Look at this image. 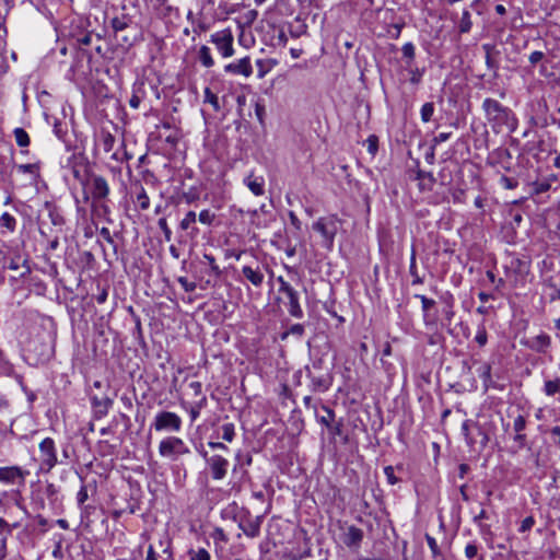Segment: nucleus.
I'll use <instances>...</instances> for the list:
<instances>
[{"instance_id":"f257e3e1","label":"nucleus","mask_w":560,"mask_h":560,"mask_svg":"<svg viewBox=\"0 0 560 560\" xmlns=\"http://www.w3.org/2000/svg\"><path fill=\"white\" fill-rule=\"evenodd\" d=\"M482 109L494 133H500L504 129L509 132L516 130L518 120L514 112L502 105L499 101L487 97L482 102Z\"/></svg>"},{"instance_id":"f03ea898","label":"nucleus","mask_w":560,"mask_h":560,"mask_svg":"<svg viewBox=\"0 0 560 560\" xmlns=\"http://www.w3.org/2000/svg\"><path fill=\"white\" fill-rule=\"evenodd\" d=\"M81 184L89 189L94 203L100 205L104 213L109 212V208L106 205L110 188L107 180L97 174H90L85 180H81Z\"/></svg>"},{"instance_id":"7ed1b4c3","label":"nucleus","mask_w":560,"mask_h":560,"mask_svg":"<svg viewBox=\"0 0 560 560\" xmlns=\"http://www.w3.org/2000/svg\"><path fill=\"white\" fill-rule=\"evenodd\" d=\"M340 220L336 214L322 217L315 221L312 229L322 236V246L328 250L332 249L335 236L338 232Z\"/></svg>"},{"instance_id":"20e7f679","label":"nucleus","mask_w":560,"mask_h":560,"mask_svg":"<svg viewBox=\"0 0 560 560\" xmlns=\"http://www.w3.org/2000/svg\"><path fill=\"white\" fill-rule=\"evenodd\" d=\"M182 418L172 411H160L155 415L151 428L158 432H179L182 430Z\"/></svg>"},{"instance_id":"39448f33","label":"nucleus","mask_w":560,"mask_h":560,"mask_svg":"<svg viewBox=\"0 0 560 560\" xmlns=\"http://www.w3.org/2000/svg\"><path fill=\"white\" fill-rule=\"evenodd\" d=\"M40 470L49 472L57 464V448L54 439L45 438L38 445Z\"/></svg>"},{"instance_id":"423d86ee","label":"nucleus","mask_w":560,"mask_h":560,"mask_svg":"<svg viewBox=\"0 0 560 560\" xmlns=\"http://www.w3.org/2000/svg\"><path fill=\"white\" fill-rule=\"evenodd\" d=\"M210 43L215 46L223 58H230L234 55V37L230 28H224L211 34Z\"/></svg>"},{"instance_id":"0eeeda50","label":"nucleus","mask_w":560,"mask_h":560,"mask_svg":"<svg viewBox=\"0 0 560 560\" xmlns=\"http://www.w3.org/2000/svg\"><path fill=\"white\" fill-rule=\"evenodd\" d=\"M30 471L20 466L0 467V482L9 486L23 487Z\"/></svg>"},{"instance_id":"6e6552de","label":"nucleus","mask_w":560,"mask_h":560,"mask_svg":"<svg viewBox=\"0 0 560 560\" xmlns=\"http://www.w3.org/2000/svg\"><path fill=\"white\" fill-rule=\"evenodd\" d=\"M472 431H476L477 434L481 436L480 446L481 448H485L489 442L488 434L482 430L478 422L470 419L465 420L462 423V434L464 435L467 445L471 448L477 443L475 436L472 435Z\"/></svg>"},{"instance_id":"1a4fd4ad","label":"nucleus","mask_w":560,"mask_h":560,"mask_svg":"<svg viewBox=\"0 0 560 560\" xmlns=\"http://www.w3.org/2000/svg\"><path fill=\"white\" fill-rule=\"evenodd\" d=\"M506 277H513L515 284L524 280L529 272V261L517 256H510L509 262L504 266Z\"/></svg>"},{"instance_id":"9d476101","label":"nucleus","mask_w":560,"mask_h":560,"mask_svg":"<svg viewBox=\"0 0 560 560\" xmlns=\"http://www.w3.org/2000/svg\"><path fill=\"white\" fill-rule=\"evenodd\" d=\"M265 514L252 517L247 511L246 514L241 518L238 527L249 538H255L260 535V526L262 524Z\"/></svg>"},{"instance_id":"9b49d317","label":"nucleus","mask_w":560,"mask_h":560,"mask_svg":"<svg viewBox=\"0 0 560 560\" xmlns=\"http://www.w3.org/2000/svg\"><path fill=\"white\" fill-rule=\"evenodd\" d=\"M229 460L222 455H211L207 458V466L213 480H222L225 478L229 469Z\"/></svg>"},{"instance_id":"f8f14e48","label":"nucleus","mask_w":560,"mask_h":560,"mask_svg":"<svg viewBox=\"0 0 560 560\" xmlns=\"http://www.w3.org/2000/svg\"><path fill=\"white\" fill-rule=\"evenodd\" d=\"M224 71L226 73L235 74V75H244L248 78L253 74V67L250 63V58L248 56L241 58L236 61L230 62L224 66Z\"/></svg>"},{"instance_id":"ddd939ff","label":"nucleus","mask_w":560,"mask_h":560,"mask_svg":"<svg viewBox=\"0 0 560 560\" xmlns=\"http://www.w3.org/2000/svg\"><path fill=\"white\" fill-rule=\"evenodd\" d=\"M530 350L537 353H546L551 346V338L546 332H541L524 342Z\"/></svg>"},{"instance_id":"4468645a","label":"nucleus","mask_w":560,"mask_h":560,"mask_svg":"<svg viewBox=\"0 0 560 560\" xmlns=\"http://www.w3.org/2000/svg\"><path fill=\"white\" fill-rule=\"evenodd\" d=\"M244 185L255 195L262 196L265 194V178L250 172L244 179Z\"/></svg>"},{"instance_id":"2eb2a0df","label":"nucleus","mask_w":560,"mask_h":560,"mask_svg":"<svg viewBox=\"0 0 560 560\" xmlns=\"http://www.w3.org/2000/svg\"><path fill=\"white\" fill-rule=\"evenodd\" d=\"M288 299V312L294 318H302L304 313L300 305L299 292L292 288L290 291L283 293Z\"/></svg>"},{"instance_id":"dca6fc26","label":"nucleus","mask_w":560,"mask_h":560,"mask_svg":"<svg viewBox=\"0 0 560 560\" xmlns=\"http://www.w3.org/2000/svg\"><path fill=\"white\" fill-rule=\"evenodd\" d=\"M243 277L249 281L255 288H260L264 283L265 276L259 266H244L242 268Z\"/></svg>"},{"instance_id":"f3484780","label":"nucleus","mask_w":560,"mask_h":560,"mask_svg":"<svg viewBox=\"0 0 560 560\" xmlns=\"http://www.w3.org/2000/svg\"><path fill=\"white\" fill-rule=\"evenodd\" d=\"M177 436L163 439L159 445V453L162 457L175 458L177 456Z\"/></svg>"},{"instance_id":"a211bd4d","label":"nucleus","mask_w":560,"mask_h":560,"mask_svg":"<svg viewBox=\"0 0 560 560\" xmlns=\"http://www.w3.org/2000/svg\"><path fill=\"white\" fill-rule=\"evenodd\" d=\"M363 540V530L354 525L348 527L343 537L347 547H359Z\"/></svg>"},{"instance_id":"6ab92c4d","label":"nucleus","mask_w":560,"mask_h":560,"mask_svg":"<svg viewBox=\"0 0 560 560\" xmlns=\"http://www.w3.org/2000/svg\"><path fill=\"white\" fill-rule=\"evenodd\" d=\"M159 546L160 548L162 549V553L163 555H166L167 557H163L162 555H160L155 547L153 545H150L148 547V550H147V557L144 560H168L170 558H172V553L170 551V542L168 541H163V540H160L159 541Z\"/></svg>"},{"instance_id":"aec40b11","label":"nucleus","mask_w":560,"mask_h":560,"mask_svg":"<svg viewBox=\"0 0 560 560\" xmlns=\"http://www.w3.org/2000/svg\"><path fill=\"white\" fill-rule=\"evenodd\" d=\"M416 179L419 182L418 186L421 191H431L436 183V179L431 172L422 170L417 171Z\"/></svg>"},{"instance_id":"412c9836","label":"nucleus","mask_w":560,"mask_h":560,"mask_svg":"<svg viewBox=\"0 0 560 560\" xmlns=\"http://www.w3.org/2000/svg\"><path fill=\"white\" fill-rule=\"evenodd\" d=\"M116 139L115 137L107 130L102 129L97 133L96 145L102 148L105 153H109L113 151Z\"/></svg>"},{"instance_id":"4be33fe9","label":"nucleus","mask_w":560,"mask_h":560,"mask_svg":"<svg viewBox=\"0 0 560 560\" xmlns=\"http://www.w3.org/2000/svg\"><path fill=\"white\" fill-rule=\"evenodd\" d=\"M92 407L94 409V415L97 419H101L105 417L108 412L109 407L112 406L113 401L105 397V398H98L96 396L92 397Z\"/></svg>"},{"instance_id":"5701e85b","label":"nucleus","mask_w":560,"mask_h":560,"mask_svg":"<svg viewBox=\"0 0 560 560\" xmlns=\"http://www.w3.org/2000/svg\"><path fill=\"white\" fill-rule=\"evenodd\" d=\"M416 299H419L422 304V312H423V320L425 325L434 324L435 317L431 316L430 310L435 305V301L432 299L427 298L423 294H416Z\"/></svg>"},{"instance_id":"b1692460","label":"nucleus","mask_w":560,"mask_h":560,"mask_svg":"<svg viewBox=\"0 0 560 560\" xmlns=\"http://www.w3.org/2000/svg\"><path fill=\"white\" fill-rule=\"evenodd\" d=\"M10 536L9 523L0 517V560L7 557V542Z\"/></svg>"},{"instance_id":"393cba45","label":"nucleus","mask_w":560,"mask_h":560,"mask_svg":"<svg viewBox=\"0 0 560 560\" xmlns=\"http://www.w3.org/2000/svg\"><path fill=\"white\" fill-rule=\"evenodd\" d=\"M482 49L486 52V66L489 70L493 71L494 77L498 74L499 62L493 58L494 47L490 44H483Z\"/></svg>"},{"instance_id":"a878e982","label":"nucleus","mask_w":560,"mask_h":560,"mask_svg":"<svg viewBox=\"0 0 560 560\" xmlns=\"http://www.w3.org/2000/svg\"><path fill=\"white\" fill-rule=\"evenodd\" d=\"M198 59L199 61L201 62V65L206 68H211L214 66V60L211 56V50L208 46L206 45H202L200 48H199V51H198Z\"/></svg>"},{"instance_id":"bb28decb","label":"nucleus","mask_w":560,"mask_h":560,"mask_svg":"<svg viewBox=\"0 0 560 560\" xmlns=\"http://www.w3.org/2000/svg\"><path fill=\"white\" fill-rule=\"evenodd\" d=\"M409 273L412 277V284H422L423 278L419 275L416 260V250L412 248L410 256Z\"/></svg>"},{"instance_id":"cd10ccee","label":"nucleus","mask_w":560,"mask_h":560,"mask_svg":"<svg viewBox=\"0 0 560 560\" xmlns=\"http://www.w3.org/2000/svg\"><path fill=\"white\" fill-rule=\"evenodd\" d=\"M136 206L138 209L144 211L150 208V198L143 186H139V190L136 196Z\"/></svg>"},{"instance_id":"c85d7f7f","label":"nucleus","mask_w":560,"mask_h":560,"mask_svg":"<svg viewBox=\"0 0 560 560\" xmlns=\"http://www.w3.org/2000/svg\"><path fill=\"white\" fill-rule=\"evenodd\" d=\"M472 22H471V15L470 12L465 9L462 13L460 20L458 22V32L460 34H466L471 31Z\"/></svg>"},{"instance_id":"c756f323","label":"nucleus","mask_w":560,"mask_h":560,"mask_svg":"<svg viewBox=\"0 0 560 560\" xmlns=\"http://www.w3.org/2000/svg\"><path fill=\"white\" fill-rule=\"evenodd\" d=\"M402 58L406 60L407 67L412 66L416 58V47L411 42H408L401 47Z\"/></svg>"},{"instance_id":"7c9ffc66","label":"nucleus","mask_w":560,"mask_h":560,"mask_svg":"<svg viewBox=\"0 0 560 560\" xmlns=\"http://www.w3.org/2000/svg\"><path fill=\"white\" fill-rule=\"evenodd\" d=\"M14 139L16 144L20 148H27L30 145L31 139L28 133L21 127H18L13 130Z\"/></svg>"},{"instance_id":"2f4dec72","label":"nucleus","mask_w":560,"mask_h":560,"mask_svg":"<svg viewBox=\"0 0 560 560\" xmlns=\"http://www.w3.org/2000/svg\"><path fill=\"white\" fill-rule=\"evenodd\" d=\"M307 32V25L299 16L295 19V24L290 26V35L293 38H299L305 35Z\"/></svg>"},{"instance_id":"473e14b6","label":"nucleus","mask_w":560,"mask_h":560,"mask_svg":"<svg viewBox=\"0 0 560 560\" xmlns=\"http://www.w3.org/2000/svg\"><path fill=\"white\" fill-rule=\"evenodd\" d=\"M544 393L547 396H555L557 393H560V377L545 381Z\"/></svg>"},{"instance_id":"72a5a7b5","label":"nucleus","mask_w":560,"mask_h":560,"mask_svg":"<svg viewBox=\"0 0 560 560\" xmlns=\"http://www.w3.org/2000/svg\"><path fill=\"white\" fill-rule=\"evenodd\" d=\"M130 23H131V20L125 15H122L120 18H118V16L114 18L110 21L112 27L115 31V33L125 31L126 28H128L130 26Z\"/></svg>"},{"instance_id":"f704fd0d","label":"nucleus","mask_w":560,"mask_h":560,"mask_svg":"<svg viewBox=\"0 0 560 560\" xmlns=\"http://www.w3.org/2000/svg\"><path fill=\"white\" fill-rule=\"evenodd\" d=\"M0 226L13 232L16 228V220L9 212H4L0 217Z\"/></svg>"},{"instance_id":"c9c22d12","label":"nucleus","mask_w":560,"mask_h":560,"mask_svg":"<svg viewBox=\"0 0 560 560\" xmlns=\"http://www.w3.org/2000/svg\"><path fill=\"white\" fill-rule=\"evenodd\" d=\"M434 110H435L434 103H432V102L424 103L420 109L421 120L423 122H429L433 117Z\"/></svg>"},{"instance_id":"e433bc0d","label":"nucleus","mask_w":560,"mask_h":560,"mask_svg":"<svg viewBox=\"0 0 560 560\" xmlns=\"http://www.w3.org/2000/svg\"><path fill=\"white\" fill-rule=\"evenodd\" d=\"M407 70L410 73V79H409L410 83L415 84V85L419 84L424 74V71H425L424 68L409 66V67H407Z\"/></svg>"},{"instance_id":"4c0bfd02","label":"nucleus","mask_w":560,"mask_h":560,"mask_svg":"<svg viewBox=\"0 0 560 560\" xmlns=\"http://www.w3.org/2000/svg\"><path fill=\"white\" fill-rule=\"evenodd\" d=\"M203 260L208 264L210 268V275H213L214 277H220L222 271L219 267V265L215 261V258L211 254H203Z\"/></svg>"},{"instance_id":"58836bf2","label":"nucleus","mask_w":560,"mask_h":560,"mask_svg":"<svg viewBox=\"0 0 560 560\" xmlns=\"http://www.w3.org/2000/svg\"><path fill=\"white\" fill-rule=\"evenodd\" d=\"M475 341L479 345V347H485L487 345L488 335L485 323L478 325Z\"/></svg>"},{"instance_id":"ea45409f","label":"nucleus","mask_w":560,"mask_h":560,"mask_svg":"<svg viewBox=\"0 0 560 560\" xmlns=\"http://www.w3.org/2000/svg\"><path fill=\"white\" fill-rule=\"evenodd\" d=\"M221 438L226 442H232L235 436V427L233 423H224L221 427Z\"/></svg>"},{"instance_id":"a19ab883","label":"nucleus","mask_w":560,"mask_h":560,"mask_svg":"<svg viewBox=\"0 0 560 560\" xmlns=\"http://www.w3.org/2000/svg\"><path fill=\"white\" fill-rule=\"evenodd\" d=\"M205 102L211 104L214 112L221 108L218 96L209 88L205 89Z\"/></svg>"},{"instance_id":"79ce46f5","label":"nucleus","mask_w":560,"mask_h":560,"mask_svg":"<svg viewBox=\"0 0 560 560\" xmlns=\"http://www.w3.org/2000/svg\"><path fill=\"white\" fill-rule=\"evenodd\" d=\"M197 220L195 211H188L179 223V228L184 231L188 230Z\"/></svg>"},{"instance_id":"37998d69","label":"nucleus","mask_w":560,"mask_h":560,"mask_svg":"<svg viewBox=\"0 0 560 560\" xmlns=\"http://www.w3.org/2000/svg\"><path fill=\"white\" fill-rule=\"evenodd\" d=\"M527 420L523 415H518L513 422V431L514 433H525Z\"/></svg>"},{"instance_id":"c03bdc74","label":"nucleus","mask_w":560,"mask_h":560,"mask_svg":"<svg viewBox=\"0 0 560 560\" xmlns=\"http://www.w3.org/2000/svg\"><path fill=\"white\" fill-rule=\"evenodd\" d=\"M312 385L314 389L326 392L329 388V382L324 377L311 376Z\"/></svg>"},{"instance_id":"a18cd8bd","label":"nucleus","mask_w":560,"mask_h":560,"mask_svg":"<svg viewBox=\"0 0 560 560\" xmlns=\"http://www.w3.org/2000/svg\"><path fill=\"white\" fill-rule=\"evenodd\" d=\"M198 220L202 224L211 225L215 220V213L208 209H205L199 213Z\"/></svg>"},{"instance_id":"49530a36","label":"nucleus","mask_w":560,"mask_h":560,"mask_svg":"<svg viewBox=\"0 0 560 560\" xmlns=\"http://www.w3.org/2000/svg\"><path fill=\"white\" fill-rule=\"evenodd\" d=\"M190 560H210L211 556L205 548H199L198 550L189 551Z\"/></svg>"},{"instance_id":"de8ad7c7","label":"nucleus","mask_w":560,"mask_h":560,"mask_svg":"<svg viewBox=\"0 0 560 560\" xmlns=\"http://www.w3.org/2000/svg\"><path fill=\"white\" fill-rule=\"evenodd\" d=\"M323 410L327 413V416L318 417V421L327 428H330V423L335 418V412L327 406H323Z\"/></svg>"},{"instance_id":"09e8293b","label":"nucleus","mask_w":560,"mask_h":560,"mask_svg":"<svg viewBox=\"0 0 560 560\" xmlns=\"http://www.w3.org/2000/svg\"><path fill=\"white\" fill-rule=\"evenodd\" d=\"M425 540H427V544L433 555V558L436 559L441 555V552H440V548H439V545H438L435 538L427 534Z\"/></svg>"},{"instance_id":"8fccbe9b","label":"nucleus","mask_w":560,"mask_h":560,"mask_svg":"<svg viewBox=\"0 0 560 560\" xmlns=\"http://www.w3.org/2000/svg\"><path fill=\"white\" fill-rule=\"evenodd\" d=\"M158 225H159L160 230L163 232L165 241L170 242L172 238V231L167 224L166 219L165 218L159 219Z\"/></svg>"},{"instance_id":"3c124183","label":"nucleus","mask_w":560,"mask_h":560,"mask_svg":"<svg viewBox=\"0 0 560 560\" xmlns=\"http://www.w3.org/2000/svg\"><path fill=\"white\" fill-rule=\"evenodd\" d=\"M304 326L302 324L292 325L287 332L283 334L282 338L284 339L288 335H293L296 337H302L304 335Z\"/></svg>"},{"instance_id":"603ef678","label":"nucleus","mask_w":560,"mask_h":560,"mask_svg":"<svg viewBox=\"0 0 560 560\" xmlns=\"http://www.w3.org/2000/svg\"><path fill=\"white\" fill-rule=\"evenodd\" d=\"M178 283L182 285L185 292H194L197 288L196 282L189 281L186 277H178Z\"/></svg>"},{"instance_id":"864d4df0","label":"nucleus","mask_w":560,"mask_h":560,"mask_svg":"<svg viewBox=\"0 0 560 560\" xmlns=\"http://www.w3.org/2000/svg\"><path fill=\"white\" fill-rule=\"evenodd\" d=\"M513 441L516 445L515 452L527 446V435L525 433H515L513 436Z\"/></svg>"},{"instance_id":"5fc2aeb1","label":"nucleus","mask_w":560,"mask_h":560,"mask_svg":"<svg viewBox=\"0 0 560 560\" xmlns=\"http://www.w3.org/2000/svg\"><path fill=\"white\" fill-rule=\"evenodd\" d=\"M500 184L501 186H503L505 189H515L518 185L517 180L514 179V178H511V177H508L505 175H502L500 177Z\"/></svg>"},{"instance_id":"6e6d98bb","label":"nucleus","mask_w":560,"mask_h":560,"mask_svg":"<svg viewBox=\"0 0 560 560\" xmlns=\"http://www.w3.org/2000/svg\"><path fill=\"white\" fill-rule=\"evenodd\" d=\"M384 474L389 485L398 483L399 479L395 476V469L393 466L384 467Z\"/></svg>"},{"instance_id":"4d7b16f0","label":"nucleus","mask_w":560,"mask_h":560,"mask_svg":"<svg viewBox=\"0 0 560 560\" xmlns=\"http://www.w3.org/2000/svg\"><path fill=\"white\" fill-rule=\"evenodd\" d=\"M18 171L20 173H28L32 175H36L38 172V166L36 164H20L18 165Z\"/></svg>"},{"instance_id":"13d9d810","label":"nucleus","mask_w":560,"mask_h":560,"mask_svg":"<svg viewBox=\"0 0 560 560\" xmlns=\"http://www.w3.org/2000/svg\"><path fill=\"white\" fill-rule=\"evenodd\" d=\"M89 498V494H88V488L85 485H82L80 490L78 491L77 493V502L80 506H82L85 501L88 500Z\"/></svg>"},{"instance_id":"bf43d9fd","label":"nucleus","mask_w":560,"mask_h":560,"mask_svg":"<svg viewBox=\"0 0 560 560\" xmlns=\"http://www.w3.org/2000/svg\"><path fill=\"white\" fill-rule=\"evenodd\" d=\"M534 524H535V520H534V517H533V516H527V517H525V518L522 521V524H521V526H520V529H518V530H520L521 533H526V532H528V530H530V529H532V527L534 526Z\"/></svg>"},{"instance_id":"052dcab7","label":"nucleus","mask_w":560,"mask_h":560,"mask_svg":"<svg viewBox=\"0 0 560 560\" xmlns=\"http://www.w3.org/2000/svg\"><path fill=\"white\" fill-rule=\"evenodd\" d=\"M378 148V139L376 136L372 135L368 138V151L371 154H375Z\"/></svg>"},{"instance_id":"680f3d73","label":"nucleus","mask_w":560,"mask_h":560,"mask_svg":"<svg viewBox=\"0 0 560 560\" xmlns=\"http://www.w3.org/2000/svg\"><path fill=\"white\" fill-rule=\"evenodd\" d=\"M478 555V547L476 544L474 542H470L468 544L466 547H465V556L468 558V559H474L476 558Z\"/></svg>"},{"instance_id":"e2e57ef3","label":"nucleus","mask_w":560,"mask_h":560,"mask_svg":"<svg viewBox=\"0 0 560 560\" xmlns=\"http://www.w3.org/2000/svg\"><path fill=\"white\" fill-rule=\"evenodd\" d=\"M544 58H545V54L542 51L536 50L529 55L528 60H529L530 65L534 67L537 63H539Z\"/></svg>"},{"instance_id":"0e129e2a","label":"nucleus","mask_w":560,"mask_h":560,"mask_svg":"<svg viewBox=\"0 0 560 560\" xmlns=\"http://www.w3.org/2000/svg\"><path fill=\"white\" fill-rule=\"evenodd\" d=\"M552 443L560 447V425H555L550 429Z\"/></svg>"},{"instance_id":"69168bd1","label":"nucleus","mask_w":560,"mask_h":560,"mask_svg":"<svg viewBox=\"0 0 560 560\" xmlns=\"http://www.w3.org/2000/svg\"><path fill=\"white\" fill-rule=\"evenodd\" d=\"M212 538L218 541H222V542H226L228 541V536L226 534L224 533V530L220 527H217L212 534Z\"/></svg>"},{"instance_id":"338daca9","label":"nucleus","mask_w":560,"mask_h":560,"mask_svg":"<svg viewBox=\"0 0 560 560\" xmlns=\"http://www.w3.org/2000/svg\"><path fill=\"white\" fill-rule=\"evenodd\" d=\"M277 281L279 282V292L280 293H285L288 291H290L293 287L287 282L282 276H279L277 278Z\"/></svg>"},{"instance_id":"774afa93","label":"nucleus","mask_w":560,"mask_h":560,"mask_svg":"<svg viewBox=\"0 0 560 560\" xmlns=\"http://www.w3.org/2000/svg\"><path fill=\"white\" fill-rule=\"evenodd\" d=\"M176 445H177V455H186V454L190 453V450L188 448V446L185 444V442L180 438H177Z\"/></svg>"}]
</instances>
